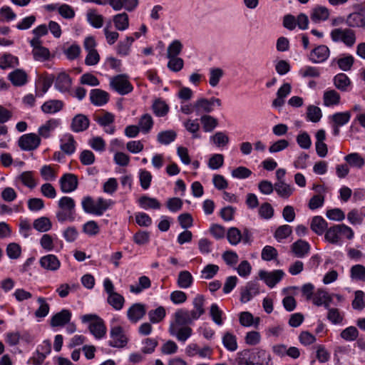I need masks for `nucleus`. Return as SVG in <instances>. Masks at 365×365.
I'll list each match as a JSON object with an SVG mask.
<instances>
[{
    "instance_id": "nucleus-33",
    "label": "nucleus",
    "mask_w": 365,
    "mask_h": 365,
    "mask_svg": "<svg viewBox=\"0 0 365 365\" xmlns=\"http://www.w3.org/2000/svg\"><path fill=\"white\" fill-rule=\"evenodd\" d=\"M149 320L153 324L162 322L166 316V311L164 307L159 306L155 309H151L148 313Z\"/></svg>"
},
{
    "instance_id": "nucleus-40",
    "label": "nucleus",
    "mask_w": 365,
    "mask_h": 365,
    "mask_svg": "<svg viewBox=\"0 0 365 365\" xmlns=\"http://www.w3.org/2000/svg\"><path fill=\"white\" fill-rule=\"evenodd\" d=\"M334 84L339 90L346 91L347 87L351 84V81L345 73H341L334 76Z\"/></svg>"
},
{
    "instance_id": "nucleus-43",
    "label": "nucleus",
    "mask_w": 365,
    "mask_h": 365,
    "mask_svg": "<svg viewBox=\"0 0 365 365\" xmlns=\"http://www.w3.org/2000/svg\"><path fill=\"white\" fill-rule=\"evenodd\" d=\"M194 108L197 113L205 112L211 113L213 110V106L210 99L200 98L194 103Z\"/></svg>"
},
{
    "instance_id": "nucleus-60",
    "label": "nucleus",
    "mask_w": 365,
    "mask_h": 365,
    "mask_svg": "<svg viewBox=\"0 0 365 365\" xmlns=\"http://www.w3.org/2000/svg\"><path fill=\"white\" fill-rule=\"evenodd\" d=\"M182 44L178 40L173 41L168 47L167 57H176L182 51Z\"/></svg>"
},
{
    "instance_id": "nucleus-37",
    "label": "nucleus",
    "mask_w": 365,
    "mask_h": 365,
    "mask_svg": "<svg viewBox=\"0 0 365 365\" xmlns=\"http://www.w3.org/2000/svg\"><path fill=\"white\" fill-rule=\"evenodd\" d=\"M19 65V59L11 53H5L0 57V68L6 69Z\"/></svg>"
},
{
    "instance_id": "nucleus-62",
    "label": "nucleus",
    "mask_w": 365,
    "mask_h": 365,
    "mask_svg": "<svg viewBox=\"0 0 365 365\" xmlns=\"http://www.w3.org/2000/svg\"><path fill=\"white\" fill-rule=\"evenodd\" d=\"M94 120L101 126L106 127L114 122L115 115L110 112L105 111L102 116H96Z\"/></svg>"
},
{
    "instance_id": "nucleus-34",
    "label": "nucleus",
    "mask_w": 365,
    "mask_h": 365,
    "mask_svg": "<svg viewBox=\"0 0 365 365\" xmlns=\"http://www.w3.org/2000/svg\"><path fill=\"white\" fill-rule=\"evenodd\" d=\"M108 303L115 310H120L124 305L125 299L123 295L115 292L108 296Z\"/></svg>"
},
{
    "instance_id": "nucleus-9",
    "label": "nucleus",
    "mask_w": 365,
    "mask_h": 365,
    "mask_svg": "<svg viewBox=\"0 0 365 365\" xmlns=\"http://www.w3.org/2000/svg\"><path fill=\"white\" fill-rule=\"evenodd\" d=\"M330 55V50L326 45H319L313 48L308 56V58L314 63L324 62Z\"/></svg>"
},
{
    "instance_id": "nucleus-11",
    "label": "nucleus",
    "mask_w": 365,
    "mask_h": 365,
    "mask_svg": "<svg viewBox=\"0 0 365 365\" xmlns=\"http://www.w3.org/2000/svg\"><path fill=\"white\" fill-rule=\"evenodd\" d=\"M61 190L68 193L74 191L78 187V178L72 173L64 174L59 180Z\"/></svg>"
},
{
    "instance_id": "nucleus-56",
    "label": "nucleus",
    "mask_w": 365,
    "mask_h": 365,
    "mask_svg": "<svg viewBox=\"0 0 365 365\" xmlns=\"http://www.w3.org/2000/svg\"><path fill=\"white\" fill-rule=\"evenodd\" d=\"M32 54L34 56V58L36 61H41L48 60L50 58V56H51L49 50L44 46H41L39 48L33 49Z\"/></svg>"
},
{
    "instance_id": "nucleus-32",
    "label": "nucleus",
    "mask_w": 365,
    "mask_h": 365,
    "mask_svg": "<svg viewBox=\"0 0 365 365\" xmlns=\"http://www.w3.org/2000/svg\"><path fill=\"white\" fill-rule=\"evenodd\" d=\"M138 203L141 207L145 210H158L161 206L160 202L156 198L150 197L146 195L140 197L138 200Z\"/></svg>"
},
{
    "instance_id": "nucleus-63",
    "label": "nucleus",
    "mask_w": 365,
    "mask_h": 365,
    "mask_svg": "<svg viewBox=\"0 0 365 365\" xmlns=\"http://www.w3.org/2000/svg\"><path fill=\"white\" fill-rule=\"evenodd\" d=\"M40 174L46 181L54 180L56 177V173L51 165H43L40 170Z\"/></svg>"
},
{
    "instance_id": "nucleus-41",
    "label": "nucleus",
    "mask_w": 365,
    "mask_h": 365,
    "mask_svg": "<svg viewBox=\"0 0 365 365\" xmlns=\"http://www.w3.org/2000/svg\"><path fill=\"white\" fill-rule=\"evenodd\" d=\"M200 121L205 132L212 131L218 125L217 119L209 115H202Z\"/></svg>"
},
{
    "instance_id": "nucleus-61",
    "label": "nucleus",
    "mask_w": 365,
    "mask_h": 365,
    "mask_svg": "<svg viewBox=\"0 0 365 365\" xmlns=\"http://www.w3.org/2000/svg\"><path fill=\"white\" fill-rule=\"evenodd\" d=\"M133 242L138 245H144L150 241V232L148 231L139 230L133 237Z\"/></svg>"
},
{
    "instance_id": "nucleus-36",
    "label": "nucleus",
    "mask_w": 365,
    "mask_h": 365,
    "mask_svg": "<svg viewBox=\"0 0 365 365\" xmlns=\"http://www.w3.org/2000/svg\"><path fill=\"white\" fill-rule=\"evenodd\" d=\"M34 228L41 232H46L52 227V223L47 217H41L34 221Z\"/></svg>"
},
{
    "instance_id": "nucleus-5",
    "label": "nucleus",
    "mask_w": 365,
    "mask_h": 365,
    "mask_svg": "<svg viewBox=\"0 0 365 365\" xmlns=\"http://www.w3.org/2000/svg\"><path fill=\"white\" fill-rule=\"evenodd\" d=\"M331 38L334 42H342L348 47H352L356 43V32L351 29H334L330 33Z\"/></svg>"
},
{
    "instance_id": "nucleus-49",
    "label": "nucleus",
    "mask_w": 365,
    "mask_h": 365,
    "mask_svg": "<svg viewBox=\"0 0 365 365\" xmlns=\"http://www.w3.org/2000/svg\"><path fill=\"white\" fill-rule=\"evenodd\" d=\"M350 118L351 113L349 111L339 112L334 113L331 116V120L334 124L339 126H343L349 121Z\"/></svg>"
},
{
    "instance_id": "nucleus-23",
    "label": "nucleus",
    "mask_w": 365,
    "mask_h": 365,
    "mask_svg": "<svg viewBox=\"0 0 365 365\" xmlns=\"http://www.w3.org/2000/svg\"><path fill=\"white\" fill-rule=\"evenodd\" d=\"M61 142V149L65 154L70 155L75 152L76 142L72 135H65Z\"/></svg>"
},
{
    "instance_id": "nucleus-19",
    "label": "nucleus",
    "mask_w": 365,
    "mask_h": 365,
    "mask_svg": "<svg viewBox=\"0 0 365 365\" xmlns=\"http://www.w3.org/2000/svg\"><path fill=\"white\" fill-rule=\"evenodd\" d=\"M39 263L41 267L50 271H56L61 266V262L54 255H47L41 257Z\"/></svg>"
},
{
    "instance_id": "nucleus-35",
    "label": "nucleus",
    "mask_w": 365,
    "mask_h": 365,
    "mask_svg": "<svg viewBox=\"0 0 365 365\" xmlns=\"http://www.w3.org/2000/svg\"><path fill=\"white\" fill-rule=\"evenodd\" d=\"M274 190L282 198H288L293 192V188L284 181L274 183Z\"/></svg>"
},
{
    "instance_id": "nucleus-12",
    "label": "nucleus",
    "mask_w": 365,
    "mask_h": 365,
    "mask_svg": "<svg viewBox=\"0 0 365 365\" xmlns=\"http://www.w3.org/2000/svg\"><path fill=\"white\" fill-rule=\"evenodd\" d=\"M283 276L284 272L281 269L271 272L260 270L259 272L260 279L264 280L266 284L271 288L274 287L282 279Z\"/></svg>"
},
{
    "instance_id": "nucleus-51",
    "label": "nucleus",
    "mask_w": 365,
    "mask_h": 365,
    "mask_svg": "<svg viewBox=\"0 0 365 365\" xmlns=\"http://www.w3.org/2000/svg\"><path fill=\"white\" fill-rule=\"evenodd\" d=\"M242 235L240 230L237 227H230L227 232L228 242L232 245H237L242 240Z\"/></svg>"
},
{
    "instance_id": "nucleus-22",
    "label": "nucleus",
    "mask_w": 365,
    "mask_h": 365,
    "mask_svg": "<svg viewBox=\"0 0 365 365\" xmlns=\"http://www.w3.org/2000/svg\"><path fill=\"white\" fill-rule=\"evenodd\" d=\"M205 297L202 294H197L193 299L192 304L194 309L190 311L192 318L198 319L202 314H205L204 309Z\"/></svg>"
},
{
    "instance_id": "nucleus-47",
    "label": "nucleus",
    "mask_w": 365,
    "mask_h": 365,
    "mask_svg": "<svg viewBox=\"0 0 365 365\" xmlns=\"http://www.w3.org/2000/svg\"><path fill=\"white\" fill-rule=\"evenodd\" d=\"M222 344L228 351H234L237 349L236 336L230 332H226L224 334L222 337Z\"/></svg>"
},
{
    "instance_id": "nucleus-8",
    "label": "nucleus",
    "mask_w": 365,
    "mask_h": 365,
    "mask_svg": "<svg viewBox=\"0 0 365 365\" xmlns=\"http://www.w3.org/2000/svg\"><path fill=\"white\" fill-rule=\"evenodd\" d=\"M18 144L22 150H34L40 145L41 138L36 133L24 134L19 139Z\"/></svg>"
},
{
    "instance_id": "nucleus-16",
    "label": "nucleus",
    "mask_w": 365,
    "mask_h": 365,
    "mask_svg": "<svg viewBox=\"0 0 365 365\" xmlns=\"http://www.w3.org/2000/svg\"><path fill=\"white\" fill-rule=\"evenodd\" d=\"M109 99V93L103 90L94 88L91 91L90 101L94 106H102L106 104Z\"/></svg>"
},
{
    "instance_id": "nucleus-29",
    "label": "nucleus",
    "mask_w": 365,
    "mask_h": 365,
    "mask_svg": "<svg viewBox=\"0 0 365 365\" xmlns=\"http://www.w3.org/2000/svg\"><path fill=\"white\" fill-rule=\"evenodd\" d=\"M312 230L318 235H322L327 228V222L321 216H314L311 222Z\"/></svg>"
},
{
    "instance_id": "nucleus-55",
    "label": "nucleus",
    "mask_w": 365,
    "mask_h": 365,
    "mask_svg": "<svg viewBox=\"0 0 365 365\" xmlns=\"http://www.w3.org/2000/svg\"><path fill=\"white\" fill-rule=\"evenodd\" d=\"M354 309L362 310L365 308L364 293L361 290H357L354 293V299L351 303Z\"/></svg>"
},
{
    "instance_id": "nucleus-10",
    "label": "nucleus",
    "mask_w": 365,
    "mask_h": 365,
    "mask_svg": "<svg viewBox=\"0 0 365 365\" xmlns=\"http://www.w3.org/2000/svg\"><path fill=\"white\" fill-rule=\"evenodd\" d=\"M71 86L72 78L64 71L59 73L54 79V86L61 93H69Z\"/></svg>"
},
{
    "instance_id": "nucleus-57",
    "label": "nucleus",
    "mask_w": 365,
    "mask_h": 365,
    "mask_svg": "<svg viewBox=\"0 0 365 365\" xmlns=\"http://www.w3.org/2000/svg\"><path fill=\"white\" fill-rule=\"evenodd\" d=\"M83 232L89 236H96L100 232V227L94 220H90L83 225Z\"/></svg>"
},
{
    "instance_id": "nucleus-58",
    "label": "nucleus",
    "mask_w": 365,
    "mask_h": 365,
    "mask_svg": "<svg viewBox=\"0 0 365 365\" xmlns=\"http://www.w3.org/2000/svg\"><path fill=\"white\" fill-rule=\"evenodd\" d=\"M340 336L346 341H354L359 336V331L355 327L350 326L341 332Z\"/></svg>"
},
{
    "instance_id": "nucleus-25",
    "label": "nucleus",
    "mask_w": 365,
    "mask_h": 365,
    "mask_svg": "<svg viewBox=\"0 0 365 365\" xmlns=\"http://www.w3.org/2000/svg\"><path fill=\"white\" fill-rule=\"evenodd\" d=\"M354 63V58L351 55H347L339 58H334L331 61V66L336 63L341 70L348 71L351 70Z\"/></svg>"
},
{
    "instance_id": "nucleus-31",
    "label": "nucleus",
    "mask_w": 365,
    "mask_h": 365,
    "mask_svg": "<svg viewBox=\"0 0 365 365\" xmlns=\"http://www.w3.org/2000/svg\"><path fill=\"white\" fill-rule=\"evenodd\" d=\"M192 283L193 277L190 272L184 270L179 272L177 280V284L179 287L187 289L189 288Z\"/></svg>"
},
{
    "instance_id": "nucleus-39",
    "label": "nucleus",
    "mask_w": 365,
    "mask_h": 365,
    "mask_svg": "<svg viewBox=\"0 0 365 365\" xmlns=\"http://www.w3.org/2000/svg\"><path fill=\"white\" fill-rule=\"evenodd\" d=\"M323 100L326 106L338 105L340 102V95L335 90L327 91L324 93Z\"/></svg>"
},
{
    "instance_id": "nucleus-26",
    "label": "nucleus",
    "mask_w": 365,
    "mask_h": 365,
    "mask_svg": "<svg viewBox=\"0 0 365 365\" xmlns=\"http://www.w3.org/2000/svg\"><path fill=\"white\" fill-rule=\"evenodd\" d=\"M115 28L118 31H125L129 27V17L125 12L113 16Z\"/></svg>"
},
{
    "instance_id": "nucleus-4",
    "label": "nucleus",
    "mask_w": 365,
    "mask_h": 365,
    "mask_svg": "<svg viewBox=\"0 0 365 365\" xmlns=\"http://www.w3.org/2000/svg\"><path fill=\"white\" fill-rule=\"evenodd\" d=\"M82 322H91L88 326L90 332L96 339H100L105 336L107 331L106 326L103 319L96 314H85L81 317Z\"/></svg>"
},
{
    "instance_id": "nucleus-64",
    "label": "nucleus",
    "mask_w": 365,
    "mask_h": 365,
    "mask_svg": "<svg viewBox=\"0 0 365 365\" xmlns=\"http://www.w3.org/2000/svg\"><path fill=\"white\" fill-rule=\"evenodd\" d=\"M169 58V61L168 63V68L173 71L178 72L180 71L184 66V61L182 58L176 57H168Z\"/></svg>"
},
{
    "instance_id": "nucleus-50",
    "label": "nucleus",
    "mask_w": 365,
    "mask_h": 365,
    "mask_svg": "<svg viewBox=\"0 0 365 365\" xmlns=\"http://www.w3.org/2000/svg\"><path fill=\"white\" fill-rule=\"evenodd\" d=\"M322 116V110L319 107L313 105L308 106L307 112V118L308 120L317 123L320 120Z\"/></svg>"
},
{
    "instance_id": "nucleus-2",
    "label": "nucleus",
    "mask_w": 365,
    "mask_h": 365,
    "mask_svg": "<svg viewBox=\"0 0 365 365\" xmlns=\"http://www.w3.org/2000/svg\"><path fill=\"white\" fill-rule=\"evenodd\" d=\"M81 205L85 212L101 216L113 205V202L103 197H98L95 201L92 197L86 196L83 198Z\"/></svg>"
},
{
    "instance_id": "nucleus-15",
    "label": "nucleus",
    "mask_w": 365,
    "mask_h": 365,
    "mask_svg": "<svg viewBox=\"0 0 365 365\" xmlns=\"http://www.w3.org/2000/svg\"><path fill=\"white\" fill-rule=\"evenodd\" d=\"M90 125L89 118L83 114L76 115L71 123V129L75 133H81L86 130Z\"/></svg>"
},
{
    "instance_id": "nucleus-46",
    "label": "nucleus",
    "mask_w": 365,
    "mask_h": 365,
    "mask_svg": "<svg viewBox=\"0 0 365 365\" xmlns=\"http://www.w3.org/2000/svg\"><path fill=\"white\" fill-rule=\"evenodd\" d=\"M153 126V120L148 113L143 115L139 120V128L143 133H148Z\"/></svg>"
},
{
    "instance_id": "nucleus-38",
    "label": "nucleus",
    "mask_w": 365,
    "mask_h": 365,
    "mask_svg": "<svg viewBox=\"0 0 365 365\" xmlns=\"http://www.w3.org/2000/svg\"><path fill=\"white\" fill-rule=\"evenodd\" d=\"M346 162L351 167L361 168L365 163L364 159L358 153H351L344 157Z\"/></svg>"
},
{
    "instance_id": "nucleus-45",
    "label": "nucleus",
    "mask_w": 365,
    "mask_h": 365,
    "mask_svg": "<svg viewBox=\"0 0 365 365\" xmlns=\"http://www.w3.org/2000/svg\"><path fill=\"white\" fill-rule=\"evenodd\" d=\"M339 225H334L327 230L325 239L331 244H336L339 240Z\"/></svg>"
},
{
    "instance_id": "nucleus-27",
    "label": "nucleus",
    "mask_w": 365,
    "mask_h": 365,
    "mask_svg": "<svg viewBox=\"0 0 365 365\" xmlns=\"http://www.w3.org/2000/svg\"><path fill=\"white\" fill-rule=\"evenodd\" d=\"M9 79L16 86H21L27 82V74L21 69H16L9 75Z\"/></svg>"
},
{
    "instance_id": "nucleus-1",
    "label": "nucleus",
    "mask_w": 365,
    "mask_h": 365,
    "mask_svg": "<svg viewBox=\"0 0 365 365\" xmlns=\"http://www.w3.org/2000/svg\"><path fill=\"white\" fill-rule=\"evenodd\" d=\"M237 365H268L270 356L262 349H244L237 353Z\"/></svg>"
},
{
    "instance_id": "nucleus-30",
    "label": "nucleus",
    "mask_w": 365,
    "mask_h": 365,
    "mask_svg": "<svg viewBox=\"0 0 365 365\" xmlns=\"http://www.w3.org/2000/svg\"><path fill=\"white\" fill-rule=\"evenodd\" d=\"M152 109L156 116L163 117L168 114L169 106L161 98H158L153 102Z\"/></svg>"
},
{
    "instance_id": "nucleus-59",
    "label": "nucleus",
    "mask_w": 365,
    "mask_h": 365,
    "mask_svg": "<svg viewBox=\"0 0 365 365\" xmlns=\"http://www.w3.org/2000/svg\"><path fill=\"white\" fill-rule=\"evenodd\" d=\"M277 255V250L274 247L267 245L262 250L261 257L264 261H271L275 259Z\"/></svg>"
},
{
    "instance_id": "nucleus-54",
    "label": "nucleus",
    "mask_w": 365,
    "mask_h": 365,
    "mask_svg": "<svg viewBox=\"0 0 365 365\" xmlns=\"http://www.w3.org/2000/svg\"><path fill=\"white\" fill-rule=\"evenodd\" d=\"M292 232V227L289 225H284L279 226L274 232V237L278 241L286 239L288 237Z\"/></svg>"
},
{
    "instance_id": "nucleus-28",
    "label": "nucleus",
    "mask_w": 365,
    "mask_h": 365,
    "mask_svg": "<svg viewBox=\"0 0 365 365\" xmlns=\"http://www.w3.org/2000/svg\"><path fill=\"white\" fill-rule=\"evenodd\" d=\"M329 11L325 6H318L315 7L311 14V20L315 23L328 19Z\"/></svg>"
},
{
    "instance_id": "nucleus-52",
    "label": "nucleus",
    "mask_w": 365,
    "mask_h": 365,
    "mask_svg": "<svg viewBox=\"0 0 365 365\" xmlns=\"http://www.w3.org/2000/svg\"><path fill=\"white\" fill-rule=\"evenodd\" d=\"M350 276L353 279L365 282V267L356 264L351 267Z\"/></svg>"
},
{
    "instance_id": "nucleus-7",
    "label": "nucleus",
    "mask_w": 365,
    "mask_h": 365,
    "mask_svg": "<svg viewBox=\"0 0 365 365\" xmlns=\"http://www.w3.org/2000/svg\"><path fill=\"white\" fill-rule=\"evenodd\" d=\"M110 340L108 345L115 348H123L128 344V338L124 334L123 329L120 326H115L110 329Z\"/></svg>"
},
{
    "instance_id": "nucleus-13",
    "label": "nucleus",
    "mask_w": 365,
    "mask_h": 365,
    "mask_svg": "<svg viewBox=\"0 0 365 365\" xmlns=\"http://www.w3.org/2000/svg\"><path fill=\"white\" fill-rule=\"evenodd\" d=\"M196 319L192 318L191 312L185 309H179L174 314V322H173L175 326H186L192 323Z\"/></svg>"
},
{
    "instance_id": "nucleus-24",
    "label": "nucleus",
    "mask_w": 365,
    "mask_h": 365,
    "mask_svg": "<svg viewBox=\"0 0 365 365\" xmlns=\"http://www.w3.org/2000/svg\"><path fill=\"white\" fill-rule=\"evenodd\" d=\"M310 250L309 244L302 240H298L292 245V250L297 257H303L309 253Z\"/></svg>"
},
{
    "instance_id": "nucleus-53",
    "label": "nucleus",
    "mask_w": 365,
    "mask_h": 365,
    "mask_svg": "<svg viewBox=\"0 0 365 365\" xmlns=\"http://www.w3.org/2000/svg\"><path fill=\"white\" fill-rule=\"evenodd\" d=\"M37 302L40 304L39 307L36 310L34 315L37 318H43L49 312V304L46 302L43 297H38Z\"/></svg>"
},
{
    "instance_id": "nucleus-48",
    "label": "nucleus",
    "mask_w": 365,
    "mask_h": 365,
    "mask_svg": "<svg viewBox=\"0 0 365 365\" xmlns=\"http://www.w3.org/2000/svg\"><path fill=\"white\" fill-rule=\"evenodd\" d=\"M18 179L23 183L24 185L33 189L36 186V182L34 178V173L32 171H24L18 176Z\"/></svg>"
},
{
    "instance_id": "nucleus-18",
    "label": "nucleus",
    "mask_w": 365,
    "mask_h": 365,
    "mask_svg": "<svg viewBox=\"0 0 365 365\" xmlns=\"http://www.w3.org/2000/svg\"><path fill=\"white\" fill-rule=\"evenodd\" d=\"M169 331L171 335L175 336L178 341L184 342L192 335V329L187 326L178 328L173 323H171Z\"/></svg>"
},
{
    "instance_id": "nucleus-6",
    "label": "nucleus",
    "mask_w": 365,
    "mask_h": 365,
    "mask_svg": "<svg viewBox=\"0 0 365 365\" xmlns=\"http://www.w3.org/2000/svg\"><path fill=\"white\" fill-rule=\"evenodd\" d=\"M111 88L120 95H126L133 90V86L128 81L125 75H117L114 76L110 83Z\"/></svg>"
},
{
    "instance_id": "nucleus-17",
    "label": "nucleus",
    "mask_w": 365,
    "mask_h": 365,
    "mask_svg": "<svg viewBox=\"0 0 365 365\" xmlns=\"http://www.w3.org/2000/svg\"><path fill=\"white\" fill-rule=\"evenodd\" d=\"M71 318V312L68 309H62L61 312L54 314L50 322L53 327H63L68 324Z\"/></svg>"
},
{
    "instance_id": "nucleus-21",
    "label": "nucleus",
    "mask_w": 365,
    "mask_h": 365,
    "mask_svg": "<svg viewBox=\"0 0 365 365\" xmlns=\"http://www.w3.org/2000/svg\"><path fill=\"white\" fill-rule=\"evenodd\" d=\"M64 106V103L61 100H48L41 106V110L44 113L52 114L61 111Z\"/></svg>"
},
{
    "instance_id": "nucleus-44",
    "label": "nucleus",
    "mask_w": 365,
    "mask_h": 365,
    "mask_svg": "<svg viewBox=\"0 0 365 365\" xmlns=\"http://www.w3.org/2000/svg\"><path fill=\"white\" fill-rule=\"evenodd\" d=\"M177 134L173 130L161 131L158 134L157 140L163 145H168L176 138Z\"/></svg>"
},
{
    "instance_id": "nucleus-42",
    "label": "nucleus",
    "mask_w": 365,
    "mask_h": 365,
    "mask_svg": "<svg viewBox=\"0 0 365 365\" xmlns=\"http://www.w3.org/2000/svg\"><path fill=\"white\" fill-rule=\"evenodd\" d=\"M87 19L94 28H101L103 24V16L101 14H98L95 9L88 10Z\"/></svg>"
},
{
    "instance_id": "nucleus-14",
    "label": "nucleus",
    "mask_w": 365,
    "mask_h": 365,
    "mask_svg": "<svg viewBox=\"0 0 365 365\" xmlns=\"http://www.w3.org/2000/svg\"><path fill=\"white\" fill-rule=\"evenodd\" d=\"M146 314L145 305L141 303L133 304L127 312L128 319L132 323H137Z\"/></svg>"
},
{
    "instance_id": "nucleus-3",
    "label": "nucleus",
    "mask_w": 365,
    "mask_h": 365,
    "mask_svg": "<svg viewBox=\"0 0 365 365\" xmlns=\"http://www.w3.org/2000/svg\"><path fill=\"white\" fill-rule=\"evenodd\" d=\"M58 206L59 210L56 212V216L58 222H73L75 220L76 203L73 198L67 196L62 197L58 202Z\"/></svg>"
},
{
    "instance_id": "nucleus-20",
    "label": "nucleus",
    "mask_w": 365,
    "mask_h": 365,
    "mask_svg": "<svg viewBox=\"0 0 365 365\" xmlns=\"http://www.w3.org/2000/svg\"><path fill=\"white\" fill-rule=\"evenodd\" d=\"M345 23L351 28H364L365 27V15L362 11L353 12L347 16Z\"/></svg>"
}]
</instances>
